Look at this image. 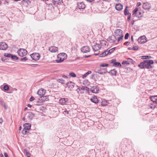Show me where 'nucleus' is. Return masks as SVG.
Here are the masks:
<instances>
[{"label": "nucleus", "instance_id": "nucleus-1", "mask_svg": "<svg viewBox=\"0 0 157 157\" xmlns=\"http://www.w3.org/2000/svg\"><path fill=\"white\" fill-rule=\"evenodd\" d=\"M153 63V60H144L143 62L140 63L138 65V67L141 69H151L152 67L151 65Z\"/></svg>", "mask_w": 157, "mask_h": 157}, {"label": "nucleus", "instance_id": "nucleus-40", "mask_svg": "<svg viewBox=\"0 0 157 157\" xmlns=\"http://www.w3.org/2000/svg\"><path fill=\"white\" fill-rule=\"evenodd\" d=\"M4 89L6 91H8L9 90V87L8 85H5L4 86Z\"/></svg>", "mask_w": 157, "mask_h": 157}, {"label": "nucleus", "instance_id": "nucleus-52", "mask_svg": "<svg viewBox=\"0 0 157 157\" xmlns=\"http://www.w3.org/2000/svg\"><path fill=\"white\" fill-rule=\"evenodd\" d=\"M138 47L137 46H134V47H133L132 49L134 50H138Z\"/></svg>", "mask_w": 157, "mask_h": 157}, {"label": "nucleus", "instance_id": "nucleus-33", "mask_svg": "<svg viewBox=\"0 0 157 157\" xmlns=\"http://www.w3.org/2000/svg\"><path fill=\"white\" fill-rule=\"evenodd\" d=\"M143 15L141 11H139L138 12H137L136 15L135 16L138 18L141 17Z\"/></svg>", "mask_w": 157, "mask_h": 157}, {"label": "nucleus", "instance_id": "nucleus-62", "mask_svg": "<svg viewBox=\"0 0 157 157\" xmlns=\"http://www.w3.org/2000/svg\"><path fill=\"white\" fill-rule=\"evenodd\" d=\"M141 3L140 2H138L137 3V6H140V5H141Z\"/></svg>", "mask_w": 157, "mask_h": 157}, {"label": "nucleus", "instance_id": "nucleus-28", "mask_svg": "<svg viewBox=\"0 0 157 157\" xmlns=\"http://www.w3.org/2000/svg\"><path fill=\"white\" fill-rule=\"evenodd\" d=\"M41 99L43 101H47L49 99L48 98V96H41Z\"/></svg>", "mask_w": 157, "mask_h": 157}, {"label": "nucleus", "instance_id": "nucleus-55", "mask_svg": "<svg viewBox=\"0 0 157 157\" xmlns=\"http://www.w3.org/2000/svg\"><path fill=\"white\" fill-rule=\"evenodd\" d=\"M34 97L33 96H31L29 99V100L30 101H33L34 100Z\"/></svg>", "mask_w": 157, "mask_h": 157}, {"label": "nucleus", "instance_id": "nucleus-42", "mask_svg": "<svg viewBox=\"0 0 157 157\" xmlns=\"http://www.w3.org/2000/svg\"><path fill=\"white\" fill-rule=\"evenodd\" d=\"M28 59L26 57H24L21 58L20 59V61L24 62L26 61Z\"/></svg>", "mask_w": 157, "mask_h": 157}, {"label": "nucleus", "instance_id": "nucleus-44", "mask_svg": "<svg viewBox=\"0 0 157 157\" xmlns=\"http://www.w3.org/2000/svg\"><path fill=\"white\" fill-rule=\"evenodd\" d=\"M58 81L59 82H60L62 84H63L64 83V81L62 78H61L58 79Z\"/></svg>", "mask_w": 157, "mask_h": 157}, {"label": "nucleus", "instance_id": "nucleus-31", "mask_svg": "<svg viewBox=\"0 0 157 157\" xmlns=\"http://www.w3.org/2000/svg\"><path fill=\"white\" fill-rule=\"evenodd\" d=\"M91 71H89L87 72L86 73H85V74L83 75L82 76V78H86L87 76L89 75L90 74H91Z\"/></svg>", "mask_w": 157, "mask_h": 157}, {"label": "nucleus", "instance_id": "nucleus-2", "mask_svg": "<svg viewBox=\"0 0 157 157\" xmlns=\"http://www.w3.org/2000/svg\"><path fill=\"white\" fill-rule=\"evenodd\" d=\"M67 57V55L64 53H62L58 55V59L56 60V62L57 63H59L62 62Z\"/></svg>", "mask_w": 157, "mask_h": 157}, {"label": "nucleus", "instance_id": "nucleus-58", "mask_svg": "<svg viewBox=\"0 0 157 157\" xmlns=\"http://www.w3.org/2000/svg\"><path fill=\"white\" fill-rule=\"evenodd\" d=\"M69 111H64V112L65 113H66V114H65L66 116H68V114L69 113Z\"/></svg>", "mask_w": 157, "mask_h": 157}, {"label": "nucleus", "instance_id": "nucleus-30", "mask_svg": "<svg viewBox=\"0 0 157 157\" xmlns=\"http://www.w3.org/2000/svg\"><path fill=\"white\" fill-rule=\"evenodd\" d=\"M11 59L13 60H17L18 59V58L15 55L11 54L10 57Z\"/></svg>", "mask_w": 157, "mask_h": 157}, {"label": "nucleus", "instance_id": "nucleus-53", "mask_svg": "<svg viewBox=\"0 0 157 157\" xmlns=\"http://www.w3.org/2000/svg\"><path fill=\"white\" fill-rule=\"evenodd\" d=\"M0 104L2 106H3L5 105H6L5 102H4L3 101H0Z\"/></svg>", "mask_w": 157, "mask_h": 157}, {"label": "nucleus", "instance_id": "nucleus-61", "mask_svg": "<svg viewBox=\"0 0 157 157\" xmlns=\"http://www.w3.org/2000/svg\"><path fill=\"white\" fill-rule=\"evenodd\" d=\"M89 90L90 89L89 88H88L87 87H86L85 90H86L87 92H89Z\"/></svg>", "mask_w": 157, "mask_h": 157}, {"label": "nucleus", "instance_id": "nucleus-43", "mask_svg": "<svg viewBox=\"0 0 157 157\" xmlns=\"http://www.w3.org/2000/svg\"><path fill=\"white\" fill-rule=\"evenodd\" d=\"M69 75L72 77H75L76 75L74 72H71L69 73Z\"/></svg>", "mask_w": 157, "mask_h": 157}, {"label": "nucleus", "instance_id": "nucleus-12", "mask_svg": "<svg viewBox=\"0 0 157 157\" xmlns=\"http://www.w3.org/2000/svg\"><path fill=\"white\" fill-rule=\"evenodd\" d=\"M143 8L145 10H149L151 8V6L147 2L144 3L143 4Z\"/></svg>", "mask_w": 157, "mask_h": 157}, {"label": "nucleus", "instance_id": "nucleus-60", "mask_svg": "<svg viewBox=\"0 0 157 157\" xmlns=\"http://www.w3.org/2000/svg\"><path fill=\"white\" fill-rule=\"evenodd\" d=\"M4 155L5 157H9L7 154L6 152L4 153Z\"/></svg>", "mask_w": 157, "mask_h": 157}, {"label": "nucleus", "instance_id": "nucleus-37", "mask_svg": "<svg viewBox=\"0 0 157 157\" xmlns=\"http://www.w3.org/2000/svg\"><path fill=\"white\" fill-rule=\"evenodd\" d=\"M115 48H113L109 50L108 53H109V55L111 53L113 52L115 49Z\"/></svg>", "mask_w": 157, "mask_h": 157}, {"label": "nucleus", "instance_id": "nucleus-16", "mask_svg": "<svg viewBox=\"0 0 157 157\" xmlns=\"http://www.w3.org/2000/svg\"><path fill=\"white\" fill-rule=\"evenodd\" d=\"M90 90L92 92L96 94L99 92L98 88L96 86H93L91 88Z\"/></svg>", "mask_w": 157, "mask_h": 157}, {"label": "nucleus", "instance_id": "nucleus-5", "mask_svg": "<svg viewBox=\"0 0 157 157\" xmlns=\"http://www.w3.org/2000/svg\"><path fill=\"white\" fill-rule=\"evenodd\" d=\"M86 7V5L83 2H78L77 4V9H84Z\"/></svg>", "mask_w": 157, "mask_h": 157}, {"label": "nucleus", "instance_id": "nucleus-54", "mask_svg": "<svg viewBox=\"0 0 157 157\" xmlns=\"http://www.w3.org/2000/svg\"><path fill=\"white\" fill-rule=\"evenodd\" d=\"M128 17L127 18V21H130L131 17V13L130 14V15H128Z\"/></svg>", "mask_w": 157, "mask_h": 157}, {"label": "nucleus", "instance_id": "nucleus-51", "mask_svg": "<svg viewBox=\"0 0 157 157\" xmlns=\"http://www.w3.org/2000/svg\"><path fill=\"white\" fill-rule=\"evenodd\" d=\"M116 60L115 59H112L111 61V63H113V65L114 64V63L116 62Z\"/></svg>", "mask_w": 157, "mask_h": 157}, {"label": "nucleus", "instance_id": "nucleus-36", "mask_svg": "<svg viewBox=\"0 0 157 157\" xmlns=\"http://www.w3.org/2000/svg\"><path fill=\"white\" fill-rule=\"evenodd\" d=\"M127 61L128 62V63H131L133 64L135 63V62L131 58H128L127 59Z\"/></svg>", "mask_w": 157, "mask_h": 157}, {"label": "nucleus", "instance_id": "nucleus-14", "mask_svg": "<svg viewBox=\"0 0 157 157\" xmlns=\"http://www.w3.org/2000/svg\"><path fill=\"white\" fill-rule=\"evenodd\" d=\"M123 31L120 29H116L114 32V34L116 36H119L123 35L122 34Z\"/></svg>", "mask_w": 157, "mask_h": 157}, {"label": "nucleus", "instance_id": "nucleus-49", "mask_svg": "<svg viewBox=\"0 0 157 157\" xmlns=\"http://www.w3.org/2000/svg\"><path fill=\"white\" fill-rule=\"evenodd\" d=\"M129 34L128 33H126L125 36L124 38L125 39H128L129 36Z\"/></svg>", "mask_w": 157, "mask_h": 157}, {"label": "nucleus", "instance_id": "nucleus-13", "mask_svg": "<svg viewBox=\"0 0 157 157\" xmlns=\"http://www.w3.org/2000/svg\"><path fill=\"white\" fill-rule=\"evenodd\" d=\"M117 39L115 36H110L108 38V40L110 43H114L116 41Z\"/></svg>", "mask_w": 157, "mask_h": 157}, {"label": "nucleus", "instance_id": "nucleus-57", "mask_svg": "<svg viewBox=\"0 0 157 157\" xmlns=\"http://www.w3.org/2000/svg\"><path fill=\"white\" fill-rule=\"evenodd\" d=\"M26 155L28 157H30V155L29 153L28 152H26Z\"/></svg>", "mask_w": 157, "mask_h": 157}, {"label": "nucleus", "instance_id": "nucleus-20", "mask_svg": "<svg viewBox=\"0 0 157 157\" xmlns=\"http://www.w3.org/2000/svg\"><path fill=\"white\" fill-rule=\"evenodd\" d=\"M24 128L29 130L30 129L31 124L28 123H26L24 124Z\"/></svg>", "mask_w": 157, "mask_h": 157}, {"label": "nucleus", "instance_id": "nucleus-22", "mask_svg": "<svg viewBox=\"0 0 157 157\" xmlns=\"http://www.w3.org/2000/svg\"><path fill=\"white\" fill-rule=\"evenodd\" d=\"M151 100L153 102V103H155L156 104L157 101V95L151 96Z\"/></svg>", "mask_w": 157, "mask_h": 157}, {"label": "nucleus", "instance_id": "nucleus-34", "mask_svg": "<svg viewBox=\"0 0 157 157\" xmlns=\"http://www.w3.org/2000/svg\"><path fill=\"white\" fill-rule=\"evenodd\" d=\"M107 101L105 100H103L101 102V105L103 106H105L107 105Z\"/></svg>", "mask_w": 157, "mask_h": 157}, {"label": "nucleus", "instance_id": "nucleus-47", "mask_svg": "<svg viewBox=\"0 0 157 157\" xmlns=\"http://www.w3.org/2000/svg\"><path fill=\"white\" fill-rule=\"evenodd\" d=\"M122 64L123 65L126 64H129V63H128V61H123L122 63Z\"/></svg>", "mask_w": 157, "mask_h": 157}, {"label": "nucleus", "instance_id": "nucleus-9", "mask_svg": "<svg viewBox=\"0 0 157 157\" xmlns=\"http://www.w3.org/2000/svg\"><path fill=\"white\" fill-rule=\"evenodd\" d=\"M7 45L4 42L0 43V49L3 50H6L7 48Z\"/></svg>", "mask_w": 157, "mask_h": 157}, {"label": "nucleus", "instance_id": "nucleus-18", "mask_svg": "<svg viewBox=\"0 0 157 157\" xmlns=\"http://www.w3.org/2000/svg\"><path fill=\"white\" fill-rule=\"evenodd\" d=\"M48 50L52 52H55L58 51V48L54 46H52L49 47Z\"/></svg>", "mask_w": 157, "mask_h": 157}, {"label": "nucleus", "instance_id": "nucleus-8", "mask_svg": "<svg viewBox=\"0 0 157 157\" xmlns=\"http://www.w3.org/2000/svg\"><path fill=\"white\" fill-rule=\"evenodd\" d=\"M81 51L83 53H86L90 51V48L88 46H83L81 49Z\"/></svg>", "mask_w": 157, "mask_h": 157}, {"label": "nucleus", "instance_id": "nucleus-64", "mask_svg": "<svg viewBox=\"0 0 157 157\" xmlns=\"http://www.w3.org/2000/svg\"><path fill=\"white\" fill-rule=\"evenodd\" d=\"M3 106L4 107L5 109H7V106L6 105H5Z\"/></svg>", "mask_w": 157, "mask_h": 157}, {"label": "nucleus", "instance_id": "nucleus-3", "mask_svg": "<svg viewBox=\"0 0 157 157\" xmlns=\"http://www.w3.org/2000/svg\"><path fill=\"white\" fill-rule=\"evenodd\" d=\"M17 53L21 57H23L26 56L27 53V51L23 48H20L17 51Z\"/></svg>", "mask_w": 157, "mask_h": 157}, {"label": "nucleus", "instance_id": "nucleus-19", "mask_svg": "<svg viewBox=\"0 0 157 157\" xmlns=\"http://www.w3.org/2000/svg\"><path fill=\"white\" fill-rule=\"evenodd\" d=\"M90 100L93 102L95 104H97L98 102V100L96 96H93L92 98L90 99Z\"/></svg>", "mask_w": 157, "mask_h": 157}, {"label": "nucleus", "instance_id": "nucleus-38", "mask_svg": "<svg viewBox=\"0 0 157 157\" xmlns=\"http://www.w3.org/2000/svg\"><path fill=\"white\" fill-rule=\"evenodd\" d=\"M114 66H116V67H121V63L119 62H115L114 64L113 65Z\"/></svg>", "mask_w": 157, "mask_h": 157}, {"label": "nucleus", "instance_id": "nucleus-63", "mask_svg": "<svg viewBox=\"0 0 157 157\" xmlns=\"http://www.w3.org/2000/svg\"><path fill=\"white\" fill-rule=\"evenodd\" d=\"M3 122L2 119L0 118V124H2Z\"/></svg>", "mask_w": 157, "mask_h": 157}, {"label": "nucleus", "instance_id": "nucleus-35", "mask_svg": "<svg viewBox=\"0 0 157 157\" xmlns=\"http://www.w3.org/2000/svg\"><path fill=\"white\" fill-rule=\"evenodd\" d=\"M119 36V37H118L117 39V41L118 42H119L120 41L122 40L124 36L123 35H121Z\"/></svg>", "mask_w": 157, "mask_h": 157}, {"label": "nucleus", "instance_id": "nucleus-21", "mask_svg": "<svg viewBox=\"0 0 157 157\" xmlns=\"http://www.w3.org/2000/svg\"><path fill=\"white\" fill-rule=\"evenodd\" d=\"M109 73L112 76H116L117 71L115 69L111 70L109 72Z\"/></svg>", "mask_w": 157, "mask_h": 157}, {"label": "nucleus", "instance_id": "nucleus-24", "mask_svg": "<svg viewBox=\"0 0 157 157\" xmlns=\"http://www.w3.org/2000/svg\"><path fill=\"white\" fill-rule=\"evenodd\" d=\"M100 44L101 45V47L102 46H105L107 44V42L106 41L104 40H101L100 41Z\"/></svg>", "mask_w": 157, "mask_h": 157}, {"label": "nucleus", "instance_id": "nucleus-46", "mask_svg": "<svg viewBox=\"0 0 157 157\" xmlns=\"http://www.w3.org/2000/svg\"><path fill=\"white\" fill-rule=\"evenodd\" d=\"M11 54L5 53L4 54V56L5 57H10Z\"/></svg>", "mask_w": 157, "mask_h": 157}, {"label": "nucleus", "instance_id": "nucleus-15", "mask_svg": "<svg viewBox=\"0 0 157 157\" xmlns=\"http://www.w3.org/2000/svg\"><path fill=\"white\" fill-rule=\"evenodd\" d=\"M123 6L120 3L117 4L115 6V8L117 10L121 11L123 8Z\"/></svg>", "mask_w": 157, "mask_h": 157}, {"label": "nucleus", "instance_id": "nucleus-10", "mask_svg": "<svg viewBox=\"0 0 157 157\" xmlns=\"http://www.w3.org/2000/svg\"><path fill=\"white\" fill-rule=\"evenodd\" d=\"M68 99L67 98H63L59 99V101L60 103L63 105L66 104L67 103Z\"/></svg>", "mask_w": 157, "mask_h": 157}, {"label": "nucleus", "instance_id": "nucleus-39", "mask_svg": "<svg viewBox=\"0 0 157 157\" xmlns=\"http://www.w3.org/2000/svg\"><path fill=\"white\" fill-rule=\"evenodd\" d=\"M74 84V83L71 82H67L66 85L67 86H73V87H74V86L73 85V84Z\"/></svg>", "mask_w": 157, "mask_h": 157}, {"label": "nucleus", "instance_id": "nucleus-7", "mask_svg": "<svg viewBox=\"0 0 157 157\" xmlns=\"http://www.w3.org/2000/svg\"><path fill=\"white\" fill-rule=\"evenodd\" d=\"M146 38L145 36H143L140 37L138 39V41L140 44L145 43L147 41Z\"/></svg>", "mask_w": 157, "mask_h": 157}, {"label": "nucleus", "instance_id": "nucleus-25", "mask_svg": "<svg viewBox=\"0 0 157 157\" xmlns=\"http://www.w3.org/2000/svg\"><path fill=\"white\" fill-rule=\"evenodd\" d=\"M128 8V7L126 6L124 11V13L125 16L130 15V14H131L130 13L128 12V10L127 9Z\"/></svg>", "mask_w": 157, "mask_h": 157}, {"label": "nucleus", "instance_id": "nucleus-4", "mask_svg": "<svg viewBox=\"0 0 157 157\" xmlns=\"http://www.w3.org/2000/svg\"><path fill=\"white\" fill-rule=\"evenodd\" d=\"M30 56L32 59L35 61L38 60L40 57V55L38 53H34Z\"/></svg>", "mask_w": 157, "mask_h": 157}, {"label": "nucleus", "instance_id": "nucleus-45", "mask_svg": "<svg viewBox=\"0 0 157 157\" xmlns=\"http://www.w3.org/2000/svg\"><path fill=\"white\" fill-rule=\"evenodd\" d=\"M109 66V64L106 63H103L100 65V66L101 67H107Z\"/></svg>", "mask_w": 157, "mask_h": 157}, {"label": "nucleus", "instance_id": "nucleus-23", "mask_svg": "<svg viewBox=\"0 0 157 157\" xmlns=\"http://www.w3.org/2000/svg\"><path fill=\"white\" fill-rule=\"evenodd\" d=\"M52 1L55 5H59L63 3L62 0H53Z\"/></svg>", "mask_w": 157, "mask_h": 157}, {"label": "nucleus", "instance_id": "nucleus-32", "mask_svg": "<svg viewBox=\"0 0 157 157\" xmlns=\"http://www.w3.org/2000/svg\"><path fill=\"white\" fill-rule=\"evenodd\" d=\"M151 57L149 56H141V59H149L151 58Z\"/></svg>", "mask_w": 157, "mask_h": 157}, {"label": "nucleus", "instance_id": "nucleus-48", "mask_svg": "<svg viewBox=\"0 0 157 157\" xmlns=\"http://www.w3.org/2000/svg\"><path fill=\"white\" fill-rule=\"evenodd\" d=\"M106 53H105L104 52H103L102 53H101L100 55V57H102V56H105L107 55Z\"/></svg>", "mask_w": 157, "mask_h": 157}, {"label": "nucleus", "instance_id": "nucleus-56", "mask_svg": "<svg viewBox=\"0 0 157 157\" xmlns=\"http://www.w3.org/2000/svg\"><path fill=\"white\" fill-rule=\"evenodd\" d=\"M129 44H130V42H129L127 41V42H125L124 44L125 45H129Z\"/></svg>", "mask_w": 157, "mask_h": 157}, {"label": "nucleus", "instance_id": "nucleus-27", "mask_svg": "<svg viewBox=\"0 0 157 157\" xmlns=\"http://www.w3.org/2000/svg\"><path fill=\"white\" fill-rule=\"evenodd\" d=\"M22 133L24 135H26L28 134L29 132V130L24 128V129L22 131Z\"/></svg>", "mask_w": 157, "mask_h": 157}, {"label": "nucleus", "instance_id": "nucleus-26", "mask_svg": "<svg viewBox=\"0 0 157 157\" xmlns=\"http://www.w3.org/2000/svg\"><path fill=\"white\" fill-rule=\"evenodd\" d=\"M138 10V8H136L133 10L132 15L134 17H135L136 15V14L137 13V11Z\"/></svg>", "mask_w": 157, "mask_h": 157}, {"label": "nucleus", "instance_id": "nucleus-29", "mask_svg": "<svg viewBox=\"0 0 157 157\" xmlns=\"http://www.w3.org/2000/svg\"><path fill=\"white\" fill-rule=\"evenodd\" d=\"M150 105H149V108L151 109H154L155 108L156 105V104L155 103H151Z\"/></svg>", "mask_w": 157, "mask_h": 157}, {"label": "nucleus", "instance_id": "nucleus-11", "mask_svg": "<svg viewBox=\"0 0 157 157\" xmlns=\"http://www.w3.org/2000/svg\"><path fill=\"white\" fill-rule=\"evenodd\" d=\"M45 90L43 89H39L37 92V94L40 97L44 96L45 94Z\"/></svg>", "mask_w": 157, "mask_h": 157}, {"label": "nucleus", "instance_id": "nucleus-59", "mask_svg": "<svg viewBox=\"0 0 157 157\" xmlns=\"http://www.w3.org/2000/svg\"><path fill=\"white\" fill-rule=\"evenodd\" d=\"M86 87V86H84L82 87L81 88V90H85Z\"/></svg>", "mask_w": 157, "mask_h": 157}, {"label": "nucleus", "instance_id": "nucleus-6", "mask_svg": "<svg viewBox=\"0 0 157 157\" xmlns=\"http://www.w3.org/2000/svg\"><path fill=\"white\" fill-rule=\"evenodd\" d=\"M92 48L94 52H96L101 48V46L99 44L96 43L92 46Z\"/></svg>", "mask_w": 157, "mask_h": 157}, {"label": "nucleus", "instance_id": "nucleus-50", "mask_svg": "<svg viewBox=\"0 0 157 157\" xmlns=\"http://www.w3.org/2000/svg\"><path fill=\"white\" fill-rule=\"evenodd\" d=\"M102 70L103 72V74L104 73H105L107 72L106 68H102Z\"/></svg>", "mask_w": 157, "mask_h": 157}, {"label": "nucleus", "instance_id": "nucleus-41", "mask_svg": "<svg viewBox=\"0 0 157 157\" xmlns=\"http://www.w3.org/2000/svg\"><path fill=\"white\" fill-rule=\"evenodd\" d=\"M97 72L100 74H103V72L102 70V68H100L99 69H98L97 70Z\"/></svg>", "mask_w": 157, "mask_h": 157}, {"label": "nucleus", "instance_id": "nucleus-17", "mask_svg": "<svg viewBox=\"0 0 157 157\" xmlns=\"http://www.w3.org/2000/svg\"><path fill=\"white\" fill-rule=\"evenodd\" d=\"M27 117L28 119L31 120L34 117V114L32 112H29L26 114Z\"/></svg>", "mask_w": 157, "mask_h": 157}]
</instances>
